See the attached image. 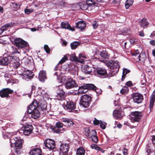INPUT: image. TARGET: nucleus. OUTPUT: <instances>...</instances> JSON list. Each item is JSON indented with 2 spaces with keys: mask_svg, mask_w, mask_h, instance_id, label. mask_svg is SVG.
Returning <instances> with one entry per match:
<instances>
[{
  "mask_svg": "<svg viewBox=\"0 0 155 155\" xmlns=\"http://www.w3.org/2000/svg\"><path fill=\"white\" fill-rule=\"evenodd\" d=\"M15 45L18 48H22L27 47L28 43L20 38H18L14 40Z\"/></svg>",
  "mask_w": 155,
  "mask_h": 155,
  "instance_id": "39448f33",
  "label": "nucleus"
},
{
  "mask_svg": "<svg viewBox=\"0 0 155 155\" xmlns=\"http://www.w3.org/2000/svg\"><path fill=\"white\" fill-rule=\"evenodd\" d=\"M80 8L84 10L89 11L88 10V6L86 3L81 4L80 5Z\"/></svg>",
  "mask_w": 155,
  "mask_h": 155,
  "instance_id": "a19ab883",
  "label": "nucleus"
},
{
  "mask_svg": "<svg viewBox=\"0 0 155 155\" xmlns=\"http://www.w3.org/2000/svg\"><path fill=\"white\" fill-rule=\"evenodd\" d=\"M139 54V52L138 50H137L136 51L133 53V55L134 56H136L138 55Z\"/></svg>",
  "mask_w": 155,
  "mask_h": 155,
  "instance_id": "bf43d9fd",
  "label": "nucleus"
},
{
  "mask_svg": "<svg viewBox=\"0 0 155 155\" xmlns=\"http://www.w3.org/2000/svg\"><path fill=\"white\" fill-rule=\"evenodd\" d=\"M100 124L101 127L103 129H104L105 128L106 125V123L100 121Z\"/></svg>",
  "mask_w": 155,
  "mask_h": 155,
  "instance_id": "de8ad7c7",
  "label": "nucleus"
},
{
  "mask_svg": "<svg viewBox=\"0 0 155 155\" xmlns=\"http://www.w3.org/2000/svg\"><path fill=\"white\" fill-rule=\"evenodd\" d=\"M68 144H62L60 145V151L64 155H67L68 151Z\"/></svg>",
  "mask_w": 155,
  "mask_h": 155,
  "instance_id": "a211bd4d",
  "label": "nucleus"
},
{
  "mask_svg": "<svg viewBox=\"0 0 155 155\" xmlns=\"http://www.w3.org/2000/svg\"><path fill=\"white\" fill-rule=\"evenodd\" d=\"M56 127H51V128L53 133H54L60 134L62 133L65 130V129L62 128L63 124L60 122L56 123Z\"/></svg>",
  "mask_w": 155,
  "mask_h": 155,
  "instance_id": "423d86ee",
  "label": "nucleus"
},
{
  "mask_svg": "<svg viewBox=\"0 0 155 155\" xmlns=\"http://www.w3.org/2000/svg\"><path fill=\"white\" fill-rule=\"evenodd\" d=\"M79 59L81 61L79 62L82 63L84 62V58L86 59L88 58V57L84 54L80 53L79 55Z\"/></svg>",
  "mask_w": 155,
  "mask_h": 155,
  "instance_id": "473e14b6",
  "label": "nucleus"
},
{
  "mask_svg": "<svg viewBox=\"0 0 155 155\" xmlns=\"http://www.w3.org/2000/svg\"><path fill=\"white\" fill-rule=\"evenodd\" d=\"M146 57V54L144 53H141L139 55L138 57V59L139 61H143Z\"/></svg>",
  "mask_w": 155,
  "mask_h": 155,
  "instance_id": "58836bf2",
  "label": "nucleus"
},
{
  "mask_svg": "<svg viewBox=\"0 0 155 155\" xmlns=\"http://www.w3.org/2000/svg\"><path fill=\"white\" fill-rule=\"evenodd\" d=\"M122 113V112L120 111L115 110L114 111L113 115L114 118L118 119L123 117Z\"/></svg>",
  "mask_w": 155,
  "mask_h": 155,
  "instance_id": "b1692460",
  "label": "nucleus"
},
{
  "mask_svg": "<svg viewBox=\"0 0 155 155\" xmlns=\"http://www.w3.org/2000/svg\"><path fill=\"white\" fill-rule=\"evenodd\" d=\"M129 91V89L127 87L124 86L120 90V93L121 94H124L126 93Z\"/></svg>",
  "mask_w": 155,
  "mask_h": 155,
  "instance_id": "79ce46f5",
  "label": "nucleus"
},
{
  "mask_svg": "<svg viewBox=\"0 0 155 155\" xmlns=\"http://www.w3.org/2000/svg\"><path fill=\"white\" fill-rule=\"evenodd\" d=\"M16 57L12 56H9L7 57H3L0 59V64L2 65H6L11 62H13V59H15Z\"/></svg>",
  "mask_w": 155,
  "mask_h": 155,
  "instance_id": "1a4fd4ad",
  "label": "nucleus"
},
{
  "mask_svg": "<svg viewBox=\"0 0 155 155\" xmlns=\"http://www.w3.org/2000/svg\"><path fill=\"white\" fill-rule=\"evenodd\" d=\"M139 35L141 37H143L144 36V34L142 31H140L139 32Z\"/></svg>",
  "mask_w": 155,
  "mask_h": 155,
  "instance_id": "774afa93",
  "label": "nucleus"
},
{
  "mask_svg": "<svg viewBox=\"0 0 155 155\" xmlns=\"http://www.w3.org/2000/svg\"><path fill=\"white\" fill-rule=\"evenodd\" d=\"M38 78L40 81H44L46 78V73L44 71H41L39 74Z\"/></svg>",
  "mask_w": 155,
  "mask_h": 155,
  "instance_id": "a878e982",
  "label": "nucleus"
},
{
  "mask_svg": "<svg viewBox=\"0 0 155 155\" xmlns=\"http://www.w3.org/2000/svg\"><path fill=\"white\" fill-rule=\"evenodd\" d=\"M77 28L80 29L81 31H83L84 29L86 26V23L84 21H79L76 23Z\"/></svg>",
  "mask_w": 155,
  "mask_h": 155,
  "instance_id": "5701e85b",
  "label": "nucleus"
},
{
  "mask_svg": "<svg viewBox=\"0 0 155 155\" xmlns=\"http://www.w3.org/2000/svg\"><path fill=\"white\" fill-rule=\"evenodd\" d=\"M90 102L82 101H80L79 104L80 105H82L83 107L87 108L90 105Z\"/></svg>",
  "mask_w": 155,
  "mask_h": 155,
  "instance_id": "e433bc0d",
  "label": "nucleus"
},
{
  "mask_svg": "<svg viewBox=\"0 0 155 155\" xmlns=\"http://www.w3.org/2000/svg\"><path fill=\"white\" fill-rule=\"evenodd\" d=\"M131 97L134 102L137 104L141 103L143 99V95L138 93H133L131 94Z\"/></svg>",
  "mask_w": 155,
  "mask_h": 155,
  "instance_id": "6e6552de",
  "label": "nucleus"
},
{
  "mask_svg": "<svg viewBox=\"0 0 155 155\" xmlns=\"http://www.w3.org/2000/svg\"><path fill=\"white\" fill-rule=\"evenodd\" d=\"M10 142H11V146L12 147V144H14L15 148L21 147L22 143V140L18 138L15 137H12L10 139Z\"/></svg>",
  "mask_w": 155,
  "mask_h": 155,
  "instance_id": "9d476101",
  "label": "nucleus"
},
{
  "mask_svg": "<svg viewBox=\"0 0 155 155\" xmlns=\"http://www.w3.org/2000/svg\"><path fill=\"white\" fill-rule=\"evenodd\" d=\"M152 142L153 143L154 145V147H155V137H152Z\"/></svg>",
  "mask_w": 155,
  "mask_h": 155,
  "instance_id": "69168bd1",
  "label": "nucleus"
},
{
  "mask_svg": "<svg viewBox=\"0 0 155 155\" xmlns=\"http://www.w3.org/2000/svg\"><path fill=\"white\" fill-rule=\"evenodd\" d=\"M123 154L124 155H127V150L126 148H124L123 150Z\"/></svg>",
  "mask_w": 155,
  "mask_h": 155,
  "instance_id": "13d9d810",
  "label": "nucleus"
},
{
  "mask_svg": "<svg viewBox=\"0 0 155 155\" xmlns=\"http://www.w3.org/2000/svg\"><path fill=\"white\" fill-rule=\"evenodd\" d=\"M79 45V42L77 41H74L71 44V48L72 49H74L76 48Z\"/></svg>",
  "mask_w": 155,
  "mask_h": 155,
  "instance_id": "ea45409f",
  "label": "nucleus"
},
{
  "mask_svg": "<svg viewBox=\"0 0 155 155\" xmlns=\"http://www.w3.org/2000/svg\"><path fill=\"white\" fill-rule=\"evenodd\" d=\"M86 135L88 137H91L93 136L96 135V133L94 130H88L86 132Z\"/></svg>",
  "mask_w": 155,
  "mask_h": 155,
  "instance_id": "c85d7f7f",
  "label": "nucleus"
},
{
  "mask_svg": "<svg viewBox=\"0 0 155 155\" xmlns=\"http://www.w3.org/2000/svg\"><path fill=\"white\" fill-rule=\"evenodd\" d=\"M55 147L54 141L50 139H47L45 142V146L44 148L49 150H53Z\"/></svg>",
  "mask_w": 155,
  "mask_h": 155,
  "instance_id": "0eeeda50",
  "label": "nucleus"
},
{
  "mask_svg": "<svg viewBox=\"0 0 155 155\" xmlns=\"http://www.w3.org/2000/svg\"><path fill=\"white\" fill-rule=\"evenodd\" d=\"M91 138L92 140L95 143H97L98 141V137L96 135L93 136Z\"/></svg>",
  "mask_w": 155,
  "mask_h": 155,
  "instance_id": "3c124183",
  "label": "nucleus"
},
{
  "mask_svg": "<svg viewBox=\"0 0 155 155\" xmlns=\"http://www.w3.org/2000/svg\"><path fill=\"white\" fill-rule=\"evenodd\" d=\"M17 58L16 57L15 59L13 60V62H11V63L13 64V66L15 68H17L19 66V63L18 61L15 60V58Z\"/></svg>",
  "mask_w": 155,
  "mask_h": 155,
  "instance_id": "c9c22d12",
  "label": "nucleus"
},
{
  "mask_svg": "<svg viewBox=\"0 0 155 155\" xmlns=\"http://www.w3.org/2000/svg\"><path fill=\"white\" fill-rule=\"evenodd\" d=\"M100 123V121L97 120L96 118H95L94 121V124L95 125H97Z\"/></svg>",
  "mask_w": 155,
  "mask_h": 155,
  "instance_id": "6e6d98bb",
  "label": "nucleus"
},
{
  "mask_svg": "<svg viewBox=\"0 0 155 155\" xmlns=\"http://www.w3.org/2000/svg\"><path fill=\"white\" fill-rule=\"evenodd\" d=\"M12 24H5V25L2 27L1 28L2 29L3 31L7 30L8 28L12 26Z\"/></svg>",
  "mask_w": 155,
  "mask_h": 155,
  "instance_id": "37998d69",
  "label": "nucleus"
},
{
  "mask_svg": "<svg viewBox=\"0 0 155 155\" xmlns=\"http://www.w3.org/2000/svg\"><path fill=\"white\" fill-rule=\"evenodd\" d=\"M130 71L128 69H127L126 68L124 69L123 71V74L122 75V81L124 80L125 78L126 75L129 73Z\"/></svg>",
  "mask_w": 155,
  "mask_h": 155,
  "instance_id": "4c0bfd02",
  "label": "nucleus"
},
{
  "mask_svg": "<svg viewBox=\"0 0 155 155\" xmlns=\"http://www.w3.org/2000/svg\"><path fill=\"white\" fill-rule=\"evenodd\" d=\"M86 3L88 6L89 11H93L95 8H97V3L94 0H87Z\"/></svg>",
  "mask_w": 155,
  "mask_h": 155,
  "instance_id": "dca6fc26",
  "label": "nucleus"
},
{
  "mask_svg": "<svg viewBox=\"0 0 155 155\" xmlns=\"http://www.w3.org/2000/svg\"><path fill=\"white\" fill-rule=\"evenodd\" d=\"M91 97L87 95H84L81 96V101L90 102L91 100Z\"/></svg>",
  "mask_w": 155,
  "mask_h": 155,
  "instance_id": "c756f323",
  "label": "nucleus"
},
{
  "mask_svg": "<svg viewBox=\"0 0 155 155\" xmlns=\"http://www.w3.org/2000/svg\"><path fill=\"white\" fill-rule=\"evenodd\" d=\"M150 44L154 46L155 45V41L154 40H151L150 42Z\"/></svg>",
  "mask_w": 155,
  "mask_h": 155,
  "instance_id": "680f3d73",
  "label": "nucleus"
},
{
  "mask_svg": "<svg viewBox=\"0 0 155 155\" xmlns=\"http://www.w3.org/2000/svg\"><path fill=\"white\" fill-rule=\"evenodd\" d=\"M70 60H71L73 61H77L79 62V61H81L80 60H79V57H77L76 56L75 53H74L71 54V55L70 56Z\"/></svg>",
  "mask_w": 155,
  "mask_h": 155,
  "instance_id": "72a5a7b5",
  "label": "nucleus"
},
{
  "mask_svg": "<svg viewBox=\"0 0 155 155\" xmlns=\"http://www.w3.org/2000/svg\"><path fill=\"white\" fill-rule=\"evenodd\" d=\"M76 107L75 104L72 101H68L67 104L65 105L64 108L69 110L70 112H74L75 110H74Z\"/></svg>",
  "mask_w": 155,
  "mask_h": 155,
  "instance_id": "f3484780",
  "label": "nucleus"
},
{
  "mask_svg": "<svg viewBox=\"0 0 155 155\" xmlns=\"http://www.w3.org/2000/svg\"><path fill=\"white\" fill-rule=\"evenodd\" d=\"M62 86H59V87L61 90L60 91H58L55 95H54V99L55 100H61L64 99L65 92L62 89Z\"/></svg>",
  "mask_w": 155,
  "mask_h": 155,
  "instance_id": "9b49d317",
  "label": "nucleus"
},
{
  "mask_svg": "<svg viewBox=\"0 0 155 155\" xmlns=\"http://www.w3.org/2000/svg\"><path fill=\"white\" fill-rule=\"evenodd\" d=\"M78 85L76 83L75 81L73 79H70L66 82L65 87L67 89H70L73 87H76Z\"/></svg>",
  "mask_w": 155,
  "mask_h": 155,
  "instance_id": "4468645a",
  "label": "nucleus"
},
{
  "mask_svg": "<svg viewBox=\"0 0 155 155\" xmlns=\"http://www.w3.org/2000/svg\"><path fill=\"white\" fill-rule=\"evenodd\" d=\"M18 73L19 74L21 75L23 78L25 79H31L33 78L34 75L32 73L28 70H25L21 73H20L19 72H18Z\"/></svg>",
  "mask_w": 155,
  "mask_h": 155,
  "instance_id": "ddd939ff",
  "label": "nucleus"
},
{
  "mask_svg": "<svg viewBox=\"0 0 155 155\" xmlns=\"http://www.w3.org/2000/svg\"><path fill=\"white\" fill-rule=\"evenodd\" d=\"M100 56L105 58H108L109 57V55L106 51H102L100 53Z\"/></svg>",
  "mask_w": 155,
  "mask_h": 155,
  "instance_id": "2f4dec72",
  "label": "nucleus"
},
{
  "mask_svg": "<svg viewBox=\"0 0 155 155\" xmlns=\"http://www.w3.org/2000/svg\"><path fill=\"white\" fill-rule=\"evenodd\" d=\"M155 101V90L153 92L151 97L150 103V110L152 109Z\"/></svg>",
  "mask_w": 155,
  "mask_h": 155,
  "instance_id": "393cba45",
  "label": "nucleus"
},
{
  "mask_svg": "<svg viewBox=\"0 0 155 155\" xmlns=\"http://www.w3.org/2000/svg\"><path fill=\"white\" fill-rule=\"evenodd\" d=\"M68 59L66 55H64L62 59L59 62V64H62L65 62Z\"/></svg>",
  "mask_w": 155,
  "mask_h": 155,
  "instance_id": "49530a36",
  "label": "nucleus"
},
{
  "mask_svg": "<svg viewBox=\"0 0 155 155\" xmlns=\"http://www.w3.org/2000/svg\"><path fill=\"white\" fill-rule=\"evenodd\" d=\"M23 61L24 62L25 64H27L29 63L30 61L28 58H25L23 59Z\"/></svg>",
  "mask_w": 155,
  "mask_h": 155,
  "instance_id": "5fc2aeb1",
  "label": "nucleus"
},
{
  "mask_svg": "<svg viewBox=\"0 0 155 155\" xmlns=\"http://www.w3.org/2000/svg\"><path fill=\"white\" fill-rule=\"evenodd\" d=\"M29 155H41V150L39 148H35L31 150Z\"/></svg>",
  "mask_w": 155,
  "mask_h": 155,
  "instance_id": "4be33fe9",
  "label": "nucleus"
},
{
  "mask_svg": "<svg viewBox=\"0 0 155 155\" xmlns=\"http://www.w3.org/2000/svg\"><path fill=\"white\" fill-rule=\"evenodd\" d=\"M97 74L101 76H104L107 74L106 70L104 68H100L97 69Z\"/></svg>",
  "mask_w": 155,
  "mask_h": 155,
  "instance_id": "bb28decb",
  "label": "nucleus"
},
{
  "mask_svg": "<svg viewBox=\"0 0 155 155\" xmlns=\"http://www.w3.org/2000/svg\"><path fill=\"white\" fill-rule=\"evenodd\" d=\"M13 91L9 88H5L2 89L0 91V96L2 97H7L9 96V94H12Z\"/></svg>",
  "mask_w": 155,
  "mask_h": 155,
  "instance_id": "f8f14e48",
  "label": "nucleus"
},
{
  "mask_svg": "<svg viewBox=\"0 0 155 155\" xmlns=\"http://www.w3.org/2000/svg\"><path fill=\"white\" fill-rule=\"evenodd\" d=\"M23 129L24 134L25 135H28L32 132L33 127L31 125L26 124L24 126Z\"/></svg>",
  "mask_w": 155,
  "mask_h": 155,
  "instance_id": "2eb2a0df",
  "label": "nucleus"
},
{
  "mask_svg": "<svg viewBox=\"0 0 155 155\" xmlns=\"http://www.w3.org/2000/svg\"><path fill=\"white\" fill-rule=\"evenodd\" d=\"M133 0H127L125 4L126 8H128L133 4Z\"/></svg>",
  "mask_w": 155,
  "mask_h": 155,
  "instance_id": "f704fd0d",
  "label": "nucleus"
},
{
  "mask_svg": "<svg viewBox=\"0 0 155 155\" xmlns=\"http://www.w3.org/2000/svg\"><path fill=\"white\" fill-rule=\"evenodd\" d=\"M38 106L36 101H34L31 104L29 105L28 108V112L31 114V117L33 118L37 119L39 117L40 113L39 110Z\"/></svg>",
  "mask_w": 155,
  "mask_h": 155,
  "instance_id": "f257e3e1",
  "label": "nucleus"
},
{
  "mask_svg": "<svg viewBox=\"0 0 155 155\" xmlns=\"http://www.w3.org/2000/svg\"><path fill=\"white\" fill-rule=\"evenodd\" d=\"M143 116L142 112L135 111L131 113L130 118V120L132 122H139Z\"/></svg>",
  "mask_w": 155,
  "mask_h": 155,
  "instance_id": "20e7f679",
  "label": "nucleus"
},
{
  "mask_svg": "<svg viewBox=\"0 0 155 155\" xmlns=\"http://www.w3.org/2000/svg\"><path fill=\"white\" fill-rule=\"evenodd\" d=\"M33 11V10L32 9H25V13L26 14H29Z\"/></svg>",
  "mask_w": 155,
  "mask_h": 155,
  "instance_id": "864d4df0",
  "label": "nucleus"
},
{
  "mask_svg": "<svg viewBox=\"0 0 155 155\" xmlns=\"http://www.w3.org/2000/svg\"><path fill=\"white\" fill-rule=\"evenodd\" d=\"M130 41L131 44H133L136 41V39L134 38L130 39Z\"/></svg>",
  "mask_w": 155,
  "mask_h": 155,
  "instance_id": "e2e57ef3",
  "label": "nucleus"
},
{
  "mask_svg": "<svg viewBox=\"0 0 155 155\" xmlns=\"http://www.w3.org/2000/svg\"><path fill=\"white\" fill-rule=\"evenodd\" d=\"M110 155H121L119 153H114L113 152H111L110 153Z\"/></svg>",
  "mask_w": 155,
  "mask_h": 155,
  "instance_id": "338daca9",
  "label": "nucleus"
},
{
  "mask_svg": "<svg viewBox=\"0 0 155 155\" xmlns=\"http://www.w3.org/2000/svg\"><path fill=\"white\" fill-rule=\"evenodd\" d=\"M13 7L15 8H19L20 6L21 5L20 3L17 4L16 3H14L13 4Z\"/></svg>",
  "mask_w": 155,
  "mask_h": 155,
  "instance_id": "603ef678",
  "label": "nucleus"
},
{
  "mask_svg": "<svg viewBox=\"0 0 155 155\" xmlns=\"http://www.w3.org/2000/svg\"><path fill=\"white\" fill-rule=\"evenodd\" d=\"M106 65L110 69V73L112 74L111 75V76H113L117 72L120 68L118 62L117 61H112L111 62L107 61L106 62Z\"/></svg>",
  "mask_w": 155,
  "mask_h": 155,
  "instance_id": "f03ea898",
  "label": "nucleus"
},
{
  "mask_svg": "<svg viewBox=\"0 0 155 155\" xmlns=\"http://www.w3.org/2000/svg\"><path fill=\"white\" fill-rule=\"evenodd\" d=\"M126 85L128 86H132V84L131 81H128L127 82Z\"/></svg>",
  "mask_w": 155,
  "mask_h": 155,
  "instance_id": "052dcab7",
  "label": "nucleus"
},
{
  "mask_svg": "<svg viewBox=\"0 0 155 155\" xmlns=\"http://www.w3.org/2000/svg\"><path fill=\"white\" fill-rule=\"evenodd\" d=\"M61 27L62 28L68 29L72 31H74L75 29L74 28H72L70 26L68 22L66 21L62 22L61 24Z\"/></svg>",
  "mask_w": 155,
  "mask_h": 155,
  "instance_id": "6ab92c4d",
  "label": "nucleus"
},
{
  "mask_svg": "<svg viewBox=\"0 0 155 155\" xmlns=\"http://www.w3.org/2000/svg\"><path fill=\"white\" fill-rule=\"evenodd\" d=\"M155 36V31H153L150 34V38H152Z\"/></svg>",
  "mask_w": 155,
  "mask_h": 155,
  "instance_id": "0e129e2a",
  "label": "nucleus"
},
{
  "mask_svg": "<svg viewBox=\"0 0 155 155\" xmlns=\"http://www.w3.org/2000/svg\"><path fill=\"white\" fill-rule=\"evenodd\" d=\"M91 147L92 149H95L97 150L101 149V148L95 144H92L91 146Z\"/></svg>",
  "mask_w": 155,
  "mask_h": 155,
  "instance_id": "a18cd8bd",
  "label": "nucleus"
},
{
  "mask_svg": "<svg viewBox=\"0 0 155 155\" xmlns=\"http://www.w3.org/2000/svg\"><path fill=\"white\" fill-rule=\"evenodd\" d=\"M148 23L146 18L142 19L139 23V25L142 27L144 28L148 25Z\"/></svg>",
  "mask_w": 155,
  "mask_h": 155,
  "instance_id": "cd10ccee",
  "label": "nucleus"
},
{
  "mask_svg": "<svg viewBox=\"0 0 155 155\" xmlns=\"http://www.w3.org/2000/svg\"><path fill=\"white\" fill-rule=\"evenodd\" d=\"M92 67L89 66L88 65H85L82 68V71L85 74H90L92 72Z\"/></svg>",
  "mask_w": 155,
  "mask_h": 155,
  "instance_id": "aec40b11",
  "label": "nucleus"
},
{
  "mask_svg": "<svg viewBox=\"0 0 155 155\" xmlns=\"http://www.w3.org/2000/svg\"><path fill=\"white\" fill-rule=\"evenodd\" d=\"M21 147H16L15 148V151L16 153L17 154H19L21 153Z\"/></svg>",
  "mask_w": 155,
  "mask_h": 155,
  "instance_id": "8fccbe9b",
  "label": "nucleus"
},
{
  "mask_svg": "<svg viewBox=\"0 0 155 155\" xmlns=\"http://www.w3.org/2000/svg\"><path fill=\"white\" fill-rule=\"evenodd\" d=\"M62 121L64 122L65 126L67 127H71L74 124L72 120L69 119H63Z\"/></svg>",
  "mask_w": 155,
  "mask_h": 155,
  "instance_id": "412c9836",
  "label": "nucleus"
},
{
  "mask_svg": "<svg viewBox=\"0 0 155 155\" xmlns=\"http://www.w3.org/2000/svg\"><path fill=\"white\" fill-rule=\"evenodd\" d=\"M98 26V25L97 24L96 22V21H94L93 22V27L94 28H97Z\"/></svg>",
  "mask_w": 155,
  "mask_h": 155,
  "instance_id": "4d7b16f0",
  "label": "nucleus"
},
{
  "mask_svg": "<svg viewBox=\"0 0 155 155\" xmlns=\"http://www.w3.org/2000/svg\"><path fill=\"white\" fill-rule=\"evenodd\" d=\"M44 49L47 53H49L50 52V50L48 45H45L44 46Z\"/></svg>",
  "mask_w": 155,
  "mask_h": 155,
  "instance_id": "09e8293b",
  "label": "nucleus"
},
{
  "mask_svg": "<svg viewBox=\"0 0 155 155\" xmlns=\"http://www.w3.org/2000/svg\"><path fill=\"white\" fill-rule=\"evenodd\" d=\"M85 152L84 148L82 147H80L77 150L76 155H84Z\"/></svg>",
  "mask_w": 155,
  "mask_h": 155,
  "instance_id": "7c9ffc66",
  "label": "nucleus"
},
{
  "mask_svg": "<svg viewBox=\"0 0 155 155\" xmlns=\"http://www.w3.org/2000/svg\"><path fill=\"white\" fill-rule=\"evenodd\" d=\"M42 110H45L47 107V105L46 103L45 102H43L40 105L39 107Z\"/></svg>",
  "mask_w": 155,
  "mask_h": 155,
  "instance_id": "c03bdc74",
  "label": "nucleus"
},
{
  "mask_svg": "<svg viewBox=\"0 0 155 155\" xmlns=\"http://www.w3.org/2000/svg\"><path fill=\"white\" fill-rule=\"evenodd\" d=\"M97 88L93 84H86L85 85H83L79 87L78 94H82L87 92V90H92L96 91Z\"/></svg>",
  "mask_w": 155,
  "mask_h": 155,
  "instance_id": "7ed1b4c3",
  "label": "nucleus"
}]
</instances>
